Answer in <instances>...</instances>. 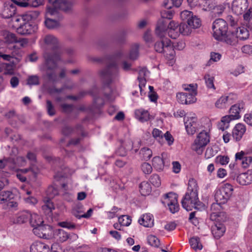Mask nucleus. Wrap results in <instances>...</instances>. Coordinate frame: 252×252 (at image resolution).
I'll return each instance as SVG.
<instances>
[{
    "instance_id": "obj_1",
    "label": "nucleus",
    "mask_w": 252,
    "mask_h": 252,
    "mask_svg": "<svg viewBox=\"0 0 252 252\" xmlns=\"http://www.w3.org/2000/svg\"><path fill=\"white\" fill-rule=\"evenodd\" d=\"M44 41L46 46L43 54L45 63L41 69L54 70L57 67L58 62L61 60L58 40L55 36L48 34L45 36Z\"/></svg>"
},
{
    "instance_id": "obj_2",
    "label": "nucleus",
    "mask_w": 252,
    "mask_h": 252,
    "mask_svg": "<svg viewBox=\"0 0 252 252\" xmlns=\"http://www.w3.org/2000/svg\"><path fill=\"white\" fill-rule=\"evenodd\" d=\"M166 25L163 21H158L155 30L156 35L160 39L155 44V49L158 53H163L169 60L168 63L172 65L175 63V51L170 39L165 37Z\"/></svg>"
},
{
    "instance_id": "obj_3",
    "label": "nucleus",
    "mask_w": 252,
    "mask_h": 252,
    "mask_svg": "<svg viewBox=\"0 0 252 252\" xmlns=\"http://www.w3.org/2000/svg\"><path fill=\"white\" fill-rule=\"evenodd\" d=\"M37 11L29 12L21 16H15L12 20L16 32L21 35L32 34L37 30V26L30 21L36 19L39 15Z\"/></svg>"
},
{
    "instance_id": "obj_4",
    "label": "nucleus",
    "mask_w": 252,
    "mask_h": 252,
    "mask_svg": "<svg viewBox=\"0 0 252 252\" xmlns=\"http://www.w3.org/2000/svg\"><path fill=\"white\" fill-rule=\"evenodd\" d=\"M184 90L187 92L179 93L176 97L178 102L182 104H189L196 102V95L197 94V85L196 84H184Z\"/></svg>"
},
{
    "instance_id": "obj_5",
    "label": "nucleus",
    "mask_w": 252,
    "mask_h": 252,
    "mask_svg": "<svg viewBox=\"0 0 252 252\" xmlns=\"http://www.w3.org/2000/svg\"><path fill=\"white\" fill-rule=\"evenodd\" d=\"M98 74L103 83L106 85L117 81L119 78L117 64L115 62L109 63L106 68L100 70Z\"/></svg>"
},
{
    "instance_id": "obj_6",
    "label": "nucleus",
    "mask_w": 252,
    "mask_h": 252,
    "mask_svg": "<svg viewBox=\"0 0 252 252\" xmlns=\"http://www.w3.org/2000/svg\"><path fill=\"white\" fill-rule=\"evenodd\" d=\"M63 173L58 172L54 175V181L52 189H55L59 188L68 189L73 187L71 179L67 178V176L73 174L74 171L65 168L63 170Z\"/></svg>"
},
{
    "instance_id": "obj_7",
    "label": "nucleus",
    "mask_w": 252,
    "mask_h": 252,
    "mask_svg": "<svg viewBox=\"0 0 252 252\" xmlns=\"http://www.w3.org/2000/svg\"><path fill=\"white\" fill-rule=\"evenodd\" d=\"M181 203L182 207L188 211L193 208L197 209L200 203L197 190H190L187 192L182 199Z\"/></svg>"
},
{
    "instance_id": "obj_8",
    "label": "nucleus",
    "mask_w": 252,
    "mask_h": 252,
    "mask_svg": "<svg viewBox=\"0 0 252 252\" xmlns=\"http://www.w3.org/2000/svg\"><path fill=\"white\" fill-rule=\"evenodd\" d=\"M210 142V134L205 130L201 131L197 135L192 146V149L198 154L202 153L203 148Z\"/></svg>"
},
{
    "instance_id": "obj_9",
    "label": "nucleus",
    "mask_w": 252,
    "mask_h": 252,
    "mask_svg": "<svg viewBox=\"0 0 252 252\" xmlns=\"http://www.w3.org/2000/svg\"><path fill=\"white\" fill-rule=\"evenodd\" d=\"M182 20L187 21L188 25L193 29H196L201 26V21L197 16L191 11L184 10L180 13Z\"/></svg>"
},
{
    "instance_id": "obj_10",
    "label": "nucleus",
    "mask_w": 252,
    "mask_h": 252,
    "mask_svg": "<svg viewBox=\"0 0 252 252\" xmlns=\"http://www.w3.org/2000/svg\"><path fill=\"white\" fill-rule=\"evenodd\" d=\"M212 29L214 38L217 40L221 39L227 31V24L222 19H218L214 22Z\"/></svg>"
},
{
    "instance_id": "obj_11",
    "label": "nucleus",
    "mask_w": 252,
    "mask_h": 252,
    "mask_svg": "<svg viewBox=\"0 0 252 252\" xmlns=\"http://www.w3.org/2000/svg\"><path fill=\"white\" fill-rule=\"evenodd\" d=\"M60 246L58 244H54L51 247V252H60L58 250ZM31 252H51L49 247L46 244L40 242H35L30 248Z\"/></svg>"
},
{
    "instance_id": "obj_12",
    "label": "nucleus",
    "mask_w": 252,
    "mask_h": 252,
    "mask_svg": "<svg viewBox=\"0 0 252 252\" xmlns=\"http://www.w3.org/2000/svg\"><path fill=\"white\" fill-rule=\"evenodd\" d=\"M177 198V194L173 192H170L165 195V202L170 212L172 214L178 212L180 209Z\"/></svg>"
},
{
    "instance_id": "obj_13",
    "label": "nucleus",
    "mask_w": 252,
    "mask_h": 252,
    "mask_svg": "<svg viewBox=\"0 0 252 252\" xmlns=\"http://www.w3.org/2000/svg\"><path fill=\"white\" fill-rule=\"evenodd\" d=\"M197 121L194 114H190L184 118L186 129L189 134L192 135L196 132L198 126Z\"/></svg>"
},
{
    "instance_id": "obj_14",
    "label": "nucleus",
    "mask_w": 252,
    "mask_h": 252,
    "mask_svg": "<svg viewBox=\"0 0 252 252\" xmlns=\"http://www.w3.org/2000/svg\"><path fill=\"white\" fill-rule=\"evenodd\" d=\"M248 6V0H234L232 4V10L235 14L239 15L243 13L245 14L249 10L252 11L251 9H249L246 11Z\"/></svg>"
},
{
    "instance_id": "obj_15",
    "label": "nucleus",
    "mask_w": 252,
    "mask_h": 252,
    "mask_svg": "<svg viewBox=\"0 0 252 252\" xmlns=\"http://www.w3.org/2000/svg\"><path fill=\"white\" fill-rule=\"evenodd\" d=\"M16 7L12 1L7 0L5 2L3 8H2L1 15L3 18L9 19L14 18L16 13Z\"/></svg>"
},
{
    "instance_id": "obj_16",
    "label": "nucleus",
    "mask_w": 252,
    "mask_h": 252,
    "mask_svg": "<svg viewBox=\"0 0 252 252\" xmlns=\"http://www.w3.org/2000/svg\"><path fill=\"white\" fill-rule=\"evenodd\" d=\"M245 110V103L243 101L239 102L233 105H232L230 109V115H227L229 116L232 120H237L240 118V113L244 111Z\"/></svg>"
},
{
    "instance_id": "obj_17",
    "label": "nucleus",
    "mask_w": 252,
    "mask_h": 252,
    "mask_svg": "<svg viewBox=\"0 0 252 252\" xmlns=\"http://www.w3.org/2000/svg\"><path fill=\"white\" fill-rule=\"evenodd\" d=\"M50 4L55 8H61V10L67 11L71 9L73 0H48Z\"/></svg>"
},
{
    "instance_id": "obj_18",
    "label": "nucleus",
    "mask_w": 252,
    "mask_h": 252,
    "mask_svg": "<svg viewBox=\"0 0 252 252\" xmlns=\"http://www.w3.org/2000/svg\"><path fill=\"white\" fill-rule=\"evenodd\" d=\"M160 21H163L166 25L163 20H160ZM179 28V24L177 22L172 21L169 23L167 27L166 26V34L167 32L169 37L173 39H176L180 35Z\"/></svg>"
},
{
    "instance_id": "obj_19",
    "label": "nucleus",
    "mask_w": 252,
    "mask_h": 252,
    "mask_svg": "<svg viewBox=\"0 0 252 252\" xmlns=\"http://www.w3.org/2000/svg\"><path fill=\"white\" fill-rule=\"evenodd\" d=\"M160 185L159 177L158 175H153L149 180V182H143L139 185L140 189H152L158 188Z\"/></svg>"
},
{
    "instance_id": "obj_20",
    "label": "nucleus",
    "mask_w": 252,
    "mask_h": 252,
    "mask_svg": "<svg viewBox=\"0 0 252 252\" xmlns=\"http://www.w3.org/2000/svg\"><path fill=\"white\" fill-rule=\"evenodd\" d=\"M223 204L216 202L212 204L210 208V218L212 220H216L223 214Z\"/></svg>"
},
{
    "instance_id": "obj_21",
    "label": "nucleus",
    "mask_w": 252,
    "mask_h": 252,
    "mask_svg": "<svg viewBox=\"0 0 252 252\" xmlns=\"http://www.w3.org/2000/svg\"><path fill=\"white\" fill-rule=\"evenodd\" d=\"M233 94H229L228 95L221 96L215 103V106L218 108L222 109L233 102V99L235 97Z\"/></svg>"
},
{
    "instance_id": "obj_22",
    "label": "nucleus",
    "mask_w": 252,
    "mask_h": 252,
    "mask_svg": "<svg viewBox=\"0 0 252 252\" xmlns=\"http://www.w3.org/2000/svg\"><path fill=\"white\" fill-rule=\"evenodd\" d=\"M233 190H217L215 194L216 202L224 204L232 194Z\"/></svg>"
},
{
    "instance_id": "obj_23",
    "label": "nucleus",
    "mask_w": 252,
    "mask_h": 252,
    "mask_svg": "<svg viewBox=\"0 0 252 252\" xmlns=\"http://www.w3.org/2000/svg\"><path fill=\"white\" fill-rule=\"evenodd\" d=\"M235 159L236 160H240L241 161V165L244 168L249 167L252 163V157L248 156L242 151L235 154Z\"/></svg>"
},
{
    "instance_id": "obj_24",
    "label": "nucleus",
    "mask_w": 252,
    "mask_h": 252,
    "mask_svg": "<svg viewBox=\"0 0 252 252\" xmlns=\"http://www.w3.org/2000/svg\"><path fill=\"white\" fill-rule=\"evenodd\" d=\"M237 39L245 40L249 38L250 32L249 30L244 25H241L233 30Z\"/></svg>"
},
{
    "instance_id": "obj_25",
    "label": "nucleus",
    "mask_w": 252,
    "mask_h": 252,
    "mask_svg": "<svg viewBox=\"0 0 252 252\" xmlns=\"http://www.w3.org/2000/svg\"><path fill=\"white\" fill-rule=\"evenodd\" d=\"M246 130V126L242 124L239 123L235 125L232 130L233 138L236 141H240Z\"/></svg>"
},
{
    "instance_id": "obj_26",
    "label": "nucleus",
    "mask_w": 252,
    "mask_h": 252,
    "mask_svg": "<svg viewBox=\"0 0 252 252\" xmlns=\"http://www.w3.org/2000/svg\"><path fill=\"white\" fill-rule=\"evenodd\" d=\"M221 39H217V40L222 41L227 44L234 46L237 44L238 39L235 36L233 31L227 32L222 35Z\"/></svg>"
},
{
    "instance_id": "obj_27",
    "label": "nucleus",
    "mask_w": 252,
    "mask_h": 252,
    "mask_svg": "<svg viewBox=\"0 0 252 252\" xmlns=\"http://www.w3.org/2000/svg\"><path fill=\"white\" fill-rule=\"evenodd\" d=\"M237 182L242 185H247L252 183V169L240 174L237 178Z\"/></svg>"
},
{
    "instance_id": "obj_28",
    "label": "nucleus",
    "mask_w": 252,
    "mask_h": 252,
    "mask_svg": "<svg viewBox=\"0 0 252 252\" xmlns=\"http://www.w3.org/2000/svg\"><path fill=\"white\" fill-rule=\"evenodd\" d=\"M135 118L142 123L147 122L153 119L147 110L142 109L135 110Z\"/></svg>"
},
{
    "instance_id": "obj_29",
    "label": "nucleus",
    "mask_w": 252,
    "mask_h": 252,
    "mask_svg": "<svg viewBox=\"0 0 252 252\" xmlns=\"http://www.w3.org/2000/svg\"><path fill=\"white\" fill-rule=\"evenodd\" d=\"M69 234L63 229H58L54 230L53 238L57 241L63 242L69 238Z\"/></svg>"
},
{
    "instance_id": "obj_30",
    "label": "nucleus",
    "mask_w": 252,
    "mask_h": 252,
    "mask_svg": "<svg viewBox=\"0 0 252 252\" xmlns=\"http://www.w3.org/2000/svg\"><path fill=\"white\" fill-rule=\"evenodd\" d=\"M138 222L144 227H151L154 225L153 216L150 214H144L139 219Z\"/></svg>"
},
{
    "instance_id": "obj_31",
    "label": "nucleus",
    "mask_w": 252,
    "mask_h": 252,
    "mask_svg": "<svg viewBox=\"0 0 252 252\" xmlns=\"http://www.w3.org/2000/svg\"><path fill=\"white\" fill-rule=\"evenodd\" d=\"M225 231L224 225L221 223H219L212 226V233L215 238L220 239L222 236Z\"/></svg>"
},
{
    "instance_id": "obj_32",
    "label": "nucleus",
    "mask_w": 252,
    "mask_h": 252,
    "mask_svg": "<svg viewBox=\"0 0 252 252\" xmlns=\"http://www.w3.org/2000/svg\"><path fill=\"white\" fill-rule=\"evenodd\" d=\"M164 154H162V157L157 156L153 158L152 164L153 167L158 171H161L163 169L165 161L163 159Z\"/></svg>"
},
{
    "instance_id": "obj_33",
    "label": "nucleus",
    "mask_w": 252,
    "mask_h": 252,
    "mask_svg": "<svg viewBox=\"0 0 252 252\" xmlns=\"http://www.w3.org/2000/svg\"><path fill=\"white\" fill-rule=\"evenodd\" d=\"M43 222V218L40 215L35 213H30V223L33 228L42 225Z\"/></svg>"
},
{
    "instance_id": "obj_34",
    "label": "nucleus",
    "mask_w": 252,
    "mask_h": 252,
    "mask_svg": "<svg viewBox=\"0 0 252 252\" xmlns=\"http://www.w3.org/2000/svg\"><path fill=\"white\" fill-rule=\"evenodd\" d=\"M14 194L9 190H0V204H5L9 200L13 199Z\"/></svg>"
},
{
    "instance_id": "obj_35",
    "label": "nucleus",
    "mask_w": 252,
    "mask_h": 252,
    "mask_svg": "<svg viewBox=\"0 0 252 252\" xmlns=\"http://www.w3.org/2000/svg\"><path fill=\"white\" fill-rule=\"evenodd\" d=\"M23 175L29 177L30 179L34 178L38 171L37 168H35L33 166H31L29 168L19 169L17 170Z\"/></svg>"
},
{
    "instance_id": "obj_36",
    "label": "nucleus",
    "mask_w": 252,
    "mask_h": 252,
    "mask_svg": "<svg viewBox=\"0 0 252 252\" xmlns=\"http://www.w3.org/2000/svg\"><path fill=\"white\" fill-rule=\"evenodd\" d=\"M30 213L24 211L19 213L16 218L14 219L13 222L14 223H23L26 222L30 218Z\"/></svg>"
},
{
    "instance_id": "obj_37",
    "label": "nucleus",
    "mask_w": 252,
    "mask_h": 252,
    "mask_svg": "<svg viewBox=\"0 0 252 252\" xmlns=\"http://www.w3.org/2000/svg\"><path fill=\"white\" fill-rule=\"evenodd\" d=\"M232 120L227 115L222 117L220 121L218 124V128L222 131L225 130L229 127V123Z\"/></svg>"
},
{
    "instance_id": "obj_38",
    "label": "nucleus",
    "mask_w": 252,
    "mask_h": 252,
    "mask_svg": "<svg viewBox=\"0 0 252 252\" xmlns=\"http://www.w3.org/2000/svg\"><path fill=\"white\" fill-rule=\"evenodd\" d=\"M206 85L208 89L215 91L216 87L214 85L215 78L213 76L211 75L209 73L205 74L204 76Z\"/></svg>"
},
{
    "instance_id": "obj_39",
    "label": "nucleus",
    "mask_w": 252,
    "mask_h": 252,
    "mask_svg": "<svg viewBox=\"0 0 252 252\" xmlns=\"http://www.w3.org/2000/svg\"><path fill=\"white\" fill-rule=\"evenodd\" d=\"M3 36L5 42L8 43H17L18 41V38L16 35L8 31L3 32Z\"/></svg>"
},
{
    "instance_id": "obj_40",
    "label": "nucleus",
    "mask_w": 252,
    "mask_h": 252,
    "mask_svg": "<svg viewBox=\"0 0 252 252\" xmlns=\"http://www.w3.org/2000/svg\"><path fill=\"white\" fill-rule=\"evenodd\" d=\"M179 31L180 34L183 35H189L192 32V29L185 23H181L179 24Z\"/></svg>"
},
{
    "instance_id": "obj_41",
    "label": "nucleus",
    "mask_w": 252,
    "mask_h": 252,
    "mask_svg": "<svg viewBox=\"0 0 252 252\" xmlns=\"http://www.w3.org/2000/svg\"><path fill=\"white\" fill-rule=\"evenodd\" d=\"M189 243L191 247L195 251L201 250L202 249L203 247L198 237L195 236L191 238L189 240Z\"/></svg>"
},
{
    "instance_id": "obj_42",
    "label": "nucleus",
    "mask_w": 252,
    "mask_h": 252,
    "mask_svg": "<svg viewBox=\"0 0 252 252\" xmlns=\"http://www.w3.org/2000/svg\"><path fill=\"white\" fill-rule=\"evenodd\" d=\"M244 25L252 30V11L251 10L244 15Z\"/></svg>"
},
{
    "instance_id": "obj_43",
    "label": "nucleus",
    "mask_w": 252,
    "mask_h": 252,
    "mask_svg": "<svg viewBox=\"0 0 252 252\" xmlns=\"http://www.w3.org/2000/svg\"><path fill=\"white\" fill-rule=\"evenodd\" d=\"M44 24L45 26L49 29H54L59 26V21L50 18H46Z\"/></svg>"
},
{
    "instance_id": "obj_44",
    "label": "nucleus",
    "mask_w": 252,
    "mask_h": 252,
    "mask_svg": "<svg viewBox=\"0 0 252 252\" xmlns=\"http://www.w3.org/2000/svg\"><path fill=\"white\" fill-rule=\"evenodd\" d=\"M44 201L45 204L42 206V210L45 211L47 210L48 214L51 213L55 209L53 203L48 198L47 200L45 199Z\"/></svg>"
},
{
    "instance_id": "obj_45",
    "label": "nucleus",
    "mask_w": 252,
    "mask_h": 252,
    "mask_svg": "<svg viewBox=\"0 0 252 252\" xmlns=\"http://www.w3.org/2000/svg\"><path fill=\"white\" fill-rule=\"evenodd\" d=\"M18 203L12 199L9 200V201L3 205V209L4 210L16 211L18 210Z\"/></svg>"
},
{
    "instance_id": "obj_46",
    "label": "nucleus",
    "mask_w": 252,
    "mask_h": 252,
    "mask_svg": "<svg viewBox=\"0 0 252 252\" xmlns=\"http://www.w3.org/2000/svg\"><path fill=\"white\" fill-rule=\"evenodd\" d=\"M140 154L144 160H148L152 157L153 153L150 149L144 147L140 150Z\"/></svg>"
},
{
    "instance_id": "obj_47",
    "label": "nucleus",
    "mask_w": 252,
    "mask_h": 252,
    "mask_svg": "<svg viewBox=\"0 0 252 252\" xmlns=\"http://www.w3.org/2000/svg\"><path fill=\"white\" fill-rule=\"evenodd\" d=\"M163 134L162 131L158 128H155L153 130V136L159 143H161L163 141Z\"/></svg>"
},
{
    "instance_id": "obj_48",
    "label": "nucleus",
    "mask_w": 252,
    "mask_h": 252,
    "mask_svg": "<svg viewBox=\"0 0 252 252\" xmlns=\"http://www.w3.org/2000/svg\"><path fill=\"white\" fill-rule=\"evenodd\" d=\"M138 45L134 44L132 46L129 55V58L132 60H135L138 57Z\"/></svg>"
},
{
    "instance_id": "obj_49",
    "label": "nucleus",
    "mask_w": 252,
    "mask_h": 252,
    "mask_svg": "<svg viewBox=\"0 0 252 252\" xmlns=\"http://www.w3.org/2000/svg\"><path fill=\"white\" fill-rule=\"evenodd\" d=\"M119 222L122 226H127L131 223V220L130 217L127 215H122L119 218Z\"/></svg>"
},
{
    "instance_id": "obj_50",
    "label": "nucleus",
    "mask_w": 252,
    "mask_h": 252,
    "mask_svg": "<svg viewBox=\"0 0 252 252\" xmlns=\"http://www.w3.org/2000/svg\"><path fill=\"white\" fill-rule=\"evenodd\" d=\"M218 152L217 147L216 146L208 147L205 152V157L208 159L214 157Z\"/></svg>"
},
{
    "instance_id": "obj_51",
    "label": "nucleus",
    "mask_w": 252,
    "mask_h": 252,
    "mask_svg": "<svg viewBox=\"0 0 252 252\" xmlns=\"http://www.w3.org/2000/svg\"><path fill=\"white\" fill-rule=\"evenodd\" d=\"M148 242L149 245L155 247H158L160 244L159 239L154 235H150L148 237Z\"/></svg>"
},
{
    "instance_id": "obj_52",
    "label": "nucleus",
    "mask_w": 252,
    "mask_h": 252,
    "mask_svg": "<svg viewBox=\"0 0 252 252\" xmlns=\"http://www.w3.org/2000/svg\"><path fill=\"white\" fill-rule=\"evenodd\" d=\"M229 161V158L227 156H218L216 158V162L221 165H226Z\"/></svg>"
},
{
    "instance_id": "obj_53",
    "label": "nucleus",
    "mask_w": 252,
    "mask_h": 252,
    "mask_svg": "<svg viewBox=\"0 0 252 252\" xmlns=\"http://www.w3.org/2000/svg\"><path fill=\"white\" fill-rule=\"evenodd\" d=\"M78 212H78L76 209H74L73 211V215L79 219L82 218H89L92 216L93 213V209L90 208L88 210L86 213L82 215H78Z\"/></svg>"
},
{
    "instance_id": "obj_54",
    "label": "nucleus",
    "mask_w": 252,
    "mask_h": 252,
    "mask_svg": "<svg viewBox=\"0 0 252 252\" xmlns=\"http://www.w3.org/2000/svg\"><path fill=\"white\" fill-rule=\"evenodd\" d=\"M61 9L59 8H55V7L52 6H48L47 7L46 13L45 15L46 18H49L50 16H52L56 15L57 13V10Z\"/></svg>"
},
{
    "instance_id": "obj_55",
    "label": "nucleus",
    "mask_w": 252,
    "mask_h": 252,
    "mask_svg": "<svg viewBox=\"0 0 252 252\" xmlns=\"http://www.w3.org/2000/svg\"><path fill=\"white\" fill-rule=\"evenodd\" d=\"M224 9V6L221 5L216 6L212 11V16L214 17L220 16L223 12Z\"/></svg>"
},
{
    "instance_id": "obj_56",
    "label": "nucleus",
    "mask_w": 252,
    "mask_h": 252,
    "mask_svg": "<svg viewBox=\"0 0 252 252\" xmlns=\"http://www.w3.org/2000/svg\"><path fill=\"white\" fill-rule=\"evenodd\" d=\"M31 193V191L27 190V194L28 195L27 197H24V200L28 204H31V205H35L37 202V199L32 196H29V194Z\"/></svg>"
},
{
    "instance_id": "obj_57",
    "label": "nucleus",
    "mask_w": 252,
    "mask_h": 252,
    "mask_svg": "<svg viewBox=\"0 0 252 252\" xmlns=\"http://www.w3.org/2000/svg\"><path fill=\"white\" fill-rule=\"evenodd\" d=\"M221 58V55L219 53L211 52L210 54V59L208 62L210 63L212 62H217L219 61Z\"/></svg>"
},
{
    "instance_id": "obj_58",
    "label": "nucleus",
    "mask_w": 252,
    "mask_h": 252,
    "mask_svg": "<svg viewBox=\"0 0 252 252\" xmlns=\"http://www.w3.org/2000/svg\"><path fill=\"white\" fill-rule=\"evenodd\" d=\"M13 162V160L11 158H3L0 159V169H2L6 166H8L11 168L9 164Z\"/></svg>"
},
{
    "instance_id": "obj_59",
    "label": "nucleus",
    "mask_w": 252,
    "mask_h": 252,
    "mask_svg": "<svg viewBox=\"0 0 252 252\" xmlns=\"http://www.w3.org/2000/svg\"><path fill=\"white\" fill-rule=\"evenodd\" d=\"M45 0H29L28 6L37 7L44 4Z\"/></svg>"
},
{
    "instance_id": "obj_60",
    "label": "nucleus",
    "mask_w": 252,
    "mask_h": 252,
    "mask_svg": "<svg viewBox=\"0 0 252 252\" xmlns=\"http://www.w3.org/2000/svg\"><path fill=\"white\" fill-rule=\"evenodd\" d=\"M12 1L14 4H16L20 7H28L29 0H10Z\"/></svg>"
},
{
    "instance_id": "obj_61",
    "label": "nucleus",
    "mask_w": 252,
    "mask_h": 252,
    "mask_svg": "<svg viewBox=\"0 0 252 252\" xmlns=\"http://www.w3.org/2000/svg\"><path fill=\"white\" fill-rule=\"evenodd\" d=\"M141 169L145 174H149L151 173L152 167L149 163L144 162L141 165Z\"/></svg>"
},
{
    "instance_id": "obj_62",
    "label": "nucleus",
    "mask_w": 252,
    "mask_h": 252,
    "mask_svg": "<svg viewBox=\"0 0 252 252\" xmlns=\"http://www.w3.org/2000/svg\"><path fill=\"white\" fill-rule=\"evenodd\" d=\"M51 228L49 226H44L42 225V233L44 235V237H42V238L44 239H50V235L48 231L51 232Z\"/></svg>"
},
{
    "instance_id": "obj_63",
    "label": "nucleus",
    "mask_w": 252,
    "mask_h": 252,
    "mask_svg": "<svg viewBox=\"0 0 252 252\" xmlns=\"http://www.w3.org/2000/svg\"><path fill=\"white\" fill-rule=\"evenodd\" d=\"M162 18L171 19L173 15V12L171 10H163L160 12Z\"/></svg>"
},
{
    "instance_id": "obj_64",
    "label": "nucleus",
    "mask_w": 252,
    "mask_h": 252,
    "mask_svg": "<svg viewBox=\"0 0 252 252\" xmlns=\"http://www.w3.org/2000/svg\"><path fill=\"white\" fill-rule=\"evenodd\" d=\"M163 137L167 142L168 145L169 146H171L173 144L174 138L169 131H166L163 134Z\"/></svg>"
}]
</instances>
